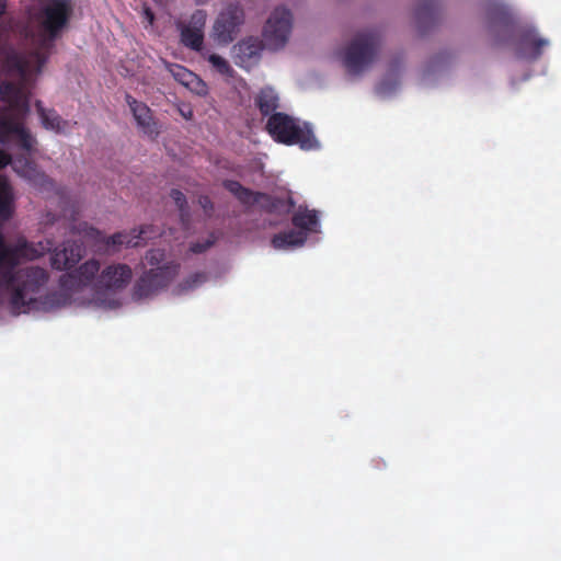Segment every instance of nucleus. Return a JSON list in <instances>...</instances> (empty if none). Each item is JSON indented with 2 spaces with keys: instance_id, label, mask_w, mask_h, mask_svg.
<instances>
[{
  "instance_id": "obj_1",
  "label": "nucleus",
  "mask_w": 561,
  "mask_h": 561,
  "mask_svg": "<svg viewBox=\"0 0 561 561\" xmlns=\"http://www.w3.org/2000/svg\"><path fill=\"white\" fill-rule=\"evenodd\" d=\"M72 7L69 0H51L38 14V21L43 33L32 39V48L26 53H20L13 46V51L19 59V69L5 67V75L16 77L18 81H2L0 83V99L7 103L10 110L26 114L30 111V91L44 66L46 65L54 42L67 25Z\"/></svg>"
},
{
  "instance_id": "obj_2",
  "label": "nucleus",
  "mask_w": 561,
  "mask_h": 561,
  "mask_svg": "<svg viewBox=\"0 0 561 561\" xmlns=\"http://www.w3.org/2000/svg\"><path fill=\"white\" fill-rule=\"evenodd\" d=\"M54 245V241L49 239L35 243L24 237L18 238L15 243L10 245L0 231V289L10 294L9 302L13 312L31 311L49 280V273L43 267L16 268L21 259H39L50 252Z\"/></svg>"
},
{
  "instance_id": "obj_3",
  "label": "nucleus",
  "mask_w": 561,
  "mask_h": 561,
  "mask_svg": "<svg viewBox=\"0 0 561 561\" xmlns=\"http://www.w3.org/2000/svg\"><path fill=\"white\" fill-rule=\"evenodd\" d=\"M265 128L276 142L298 145L302 150H314L320 147L310 124L300 123L288 114L274 113L268 117Z\"/></svg>"
},
{
  "instance_id": "obj_4",
  "label": "nucleus",
  "mask_w": 561,
  "mask_h": 561,
  "mask_svg": "<svg viewBox=\"0 0 561 561\" xmlns=\"http://www.w3.org/2000/svg\"><path fill=\"white\" fill-rule=\"evenodd\" d=\"M222 186L247 209L257 206L266 214L283 216L291 213L295 207L291 197L280 198L264 192L253 191L236 180H224Z\"/></svg>"
},
{
  "instance_id": "obj_5",
  "label": "nucleus",
  "mask_w": 561,
  "mask_h": 561,
  "mask_svg": "<svg viewBox=\"0 0 561 561\" xmlns=\"http://www.w3.org/2000/svg\"><path fill=\"white\" fill-rule=\"evenodd\" d=\"M380 46V35L376 30L358 33L344 54V66L352 75L363 72L376 58Z\"/></svg>"
},
{
  "instance_id": "obj_6",
  "label": "nucleus",
  "mask_w": 561,
  "mask_h": 561,
  "mask_svg": "<svg viewBox=\"0 0 561 561\" xmlns=\"http://www.w3.org/2000/svg\"><path fill=\"white\" fill-rule=\"evenodd\" d=\"M76 232L82 234L85 239L94 243H101L106 250L118 251L123 245L139 247L141 240L150 238L152 226H141L139 229L130 231H119L110 237H105L99 229L89 226L87 222H80L75 227Z\"/></svg>"
},
{
  "instance_id": "obj_7",
  "label": "nucleus",
  "mask_w": 561,
  "mask_h": 561,
  "mask_svg": "<svg viewBox=\"0 0 561 561\" xmlns=\"http://www.w3.org/2000/svg\"><path fill=\"white\" fill-rule=\"evenodd\" d=\"M179 268V264L170 262L145 272L133 287V299L142 300L154 296L170 284Z\"/></svg>"
},
{
  "instance_id": "obj_8",
  "label": "nucleus",
  "mask_w": 561,
  "mask_h": 561,
  "mask_svg": "<svg viewBox=\"0 0 561 561\" xmlns=\"http://www.w3.org/2000/svg\"><path fill=\"white\" fill-rule=\"evenodd\" d=\"M244 10L239 4L227 5L217 16L213 25V37L221 45L232 43L244 23Z\"/></svg>"
},
{
  "instance_id": "obj_9",
  "label": "nucleus",
  "mask_w": 561,
  "mask_h": 561,
  "mask_svg": "<svg viewBox=\"0 0 561 561\" xmlns=\"http://www.w3.org/2000/svg\"><path fill=\"white\" fill-rule=\"evenodd\" d=\"M293 25V16L286 8H276L266 21L263 38L270 49H279L287 43Z\"/></svg>"
},
{
  "instance_id": "obj_10",
  "label": "nucleus",
  "mask_w": 561,
  "mask_h": 561,
  "mask_svg": "<svg viewBox=\"0 0 561 561\" xmlns=\"http://www.w3.org/2000/svg\"><path fill=\"white\" fill-rule=\"evenodd\" d=\"M207 13L205 10H196L192 13L190 23H179L181 43L195 51H201L204 45V28L206 25Z\"/></svg>"
},
{
  "instance_id": "obj_11",
  "label": "nucleus",
  "mask_w": 561,
  "mask_h": 561,
  "mask_svg": "<svg viewBox=\"0 0 561 561\" xmlns=\"http://www.w3.org/2000/svg\"><path fill=\"white\" fill-rule=\"evenodd\" d=\"M125 100L137 126L141 131L151 138L158 137L160 134V126L158 121L154 118L151 108L146 103L133 98L130 94H126Z\"/></svg>"
},
{
  "instance_id": "obj_12",
  "label": "nucleus",
  "mask_w": 561,
  "mask_h": 561,
  "mask_svg": "<svg viewBox=\"0 0 561 561\" xmlns=\"http://www.w3.org/2000/svg\"><path fill=\"white\" fill-rule=\"evenodd\" d=\"M84 254L81 242L66 241L62 249H55L50 256L51 267L58 271H68L76 266Z\"/></svg>"
},
{
  "instance_id": "obj_13",
  "label": "nucleus",
  "mask_w": 561,
  "mask_h": 561,
  "mask_svg": "<svg viewBox=\"0 0 561 561\" xmlns=\"http://www.w3.org/2000/svg\"><path fill=\"white\" fill-rule=\"evenodd\" d=\"M133 276L127 264L117 263L106 266L99 276V285L106 289L118 290L125 288Z\"/></svg>"
},
{
  "instance_id": "obj_14",
  "label": "nucleus",
  "mask_w": 561,
  "mask_h": 561,
  "mask_svg": "<svg viewBox=\"0 0 561 561\" xmlns=\"http://www.w3.org/2000/svg\"><path fill=\"white\" fill-rule=\"evenodd\" d=\"M9 164L12 165L13 170L20 176L25 178L31 182L37 183L44 182L46 180L45 174L37 169L36 164L33 161L26 158H16L14 161H12V158L9 153H7L3 150H0V170H2Z\"/></svg>"
},
{
  "instance_id": "obj_15",
  "label": "nucleus",
  "mask_w": 561,
  "mask_h": 561,
  "mask_svg": "<svg viewBox=\"0 0 561 561\" xmlns=\"http://www.w3.org/2000/svg\"><path fill=\"white\" fill-rule=\"evenodd\" d=\"M100 271V263L96 260H89L81 264L72 273L60 277V283L65 287L80 288L89 285Z\"/></svg>"
},
{
  "instance_id": "obj_16",
  "label": "nucleus",
  "mask_w": 561,
  "mask_h": 561,
  "mask_svg": "<svg viewBox=\"0 0 561 561\" xmlns=\"http://www.w3.org/2000/svg\"><path fill=\"white\" fill-rule=\"evenodd\" d=\"M519 36V54L531 60L538 59L548 45V41L539 37L534 28L523 30Z\"/></svg>"
},
{
  "instance_id": "obj_17",
  "label": "nucleus",
  "mask_w": 561,
  "mask_h": 561,
  "mask_svg": "<svg viewBox=\"0 0 561 561\" xmlns=\"http://www.w3.org/2000/svg\"><path fill=\"white\" fill-rule=\"evenodd\" d=\"M262 50V42L253 36L240 41L234 46L236 62L240 66H245L256 60Z\"/></svg>"
},
{
  "instance_id": "obj_18",
  "label": "nucleus",
  "mask_w": 561,
  "mask_h": 561,
  "mask_svg": "<svg viewBox=\"0 0 561 561\" xmlns=\"http://www.w3.org/2000/svg\"><path fill=\"white\" fill-rule=\"evenodd\" d=\"M169 70L178 82L191 91H194L197 94L206 93V84L203 82V80L184 66L174 64L170 66Z\"/></svg>"
},
{
  "instance_id": "obj_19",
  "label": "nucleus",
  "mask_w": 561,
  "mask_h": 561,
  "mask_svg": "<svg viewBox=\"0 0 561 561\" xmlns=\"http://www.w3.org/2000/svg\"><path fill=\"white\" fill-rule=\"evenodd\" d=\"M254 104L259 108L262 116H271L277 113L279 107V96L271 87L262 88L254 96Z\"/></svg>"
},
{
  "instance_id": "obj_20",
  "label": "nucleus",
  "mask_w": 561,
  "mask_h": 561,
  "mask_svg": "<svg viewBox=\"0 0 561 561\" xmlns=\"http://www.w3.org/2000/svg\"><path fill=\"white\" fill-rule=\"evenodd\" d=\"M14 196L12 186L4 176H0V231L3 225L12 217L14 213Z\"/></svg>"
},
{
  "instance_id": "obj_21",
  "label": "nucleus",
  "mask_w": 561,
  "mask_h": 561,
  "mask_svg": "<svg viewBox=\"0 0 561 561\" xmlns=\"http://www.w3.org/2000/svg\"><path fill=\"white\" fill-rule=\"evenodd\" d=\"M70 302V296L64 291H51L39 295L31 310L53 311L66 307Z\"/></svg>"
},
{
  "instance_id": "obj_22",
  "label": "nucleus",
  "mask_w": 561,
  "mask_h": 561,
  "mask_svg": "<svg viewBox=\"0 0 561 561\" xmlns=\"http://www.w3.org/2000/svg\"><path fill=\"white\" fill-rule=\"evenodd\" d=\"M440 16V5L437 0H423L415 10V18L421 28L434 24Z\"/></svg>"
},
{
  "instance_id": "obj_23",
  "label": "nucleus",
  "mask_w": 561,
  "mask_h": 561,
  "mask_svg": "<svg viewBox=\"0 0 561 561\" xmlns=\"http://www.w3.org/2000/svg\"><path fill=\"white\" fill-rule=\"evenodd\" d=\"M36 112L41 118V123L45 129L53 130L57 134L64 131L67 122L53 108L47 110L41 101L35 102Z\"/></svg>"
},
{
  "instance_id": "obj_24",
  "label": "nucleus",
  "mask_w": 561,
  "mask_h": 561,
  "mask_svg": "<svg viewBox=\"0 0 561 561\" xmlns=\"http://www.w3.org/2000/svg\"><path fill=\"white\" fill-rule=\"evenodd\" d=\"M307 240V232L300 230H288L275 234L272 239V245L275 249H287L290 247L302 245Z\"/></svg>"
},
{
  "instance_id": "obj_25",
  "label": "nucleus",
  "mask_w": 561,
  "mask_h": 561,
  "mask_svg": "<svg viewBox=\"0 0 561 561\" xmlns=\"http://www.w3.org/2000/svg\"><path fill=\"white\" fill-rule=\"evenodd\" d=\"M291 222L300 231H316V228L319 226L318 213L317 210H309L300 206L294 214Z\"/></svg>"
},
{
  "instance_id": "obj_26",
  "label": "nucleus",
  "mask_w": 561,
  "mask_h": 561,
  "mask_svg": "<svg viewBox=\"0 0 561 561\" xmlns=\"http://www.w3.org/2000/svg\"><path fill=\"white\" fill-rule=\"evenodd\" d=\"M490 21L493 26L503 28L506 32H511L513 28V15L505 5H493L490 10Z\"/></svg>"
},
{
  "instance_id": "obj_27",
  "label": "nucleus",
  "mask_w": 561,
  "mask_h": 561,
  "mask_svg": "<svg viewBox=\"0 0 561 561\" xmlns=\"http://www.w3.org/2000/svg\"><path fill=\"white\" fill-rule=\"evenodd\" d=\"M207 279L208 276L205 272H195L179 283L174 288V293L176 295L187 294L188 291H192L205 284Z\"/></svg>"
},
{
  "instance_id": "obj_28",
  "label": "nucleus",
  "mask_w": 561,
  "mask_h": 561,
  "mask_svg": "<svg viewBox=\"0 0 561 561\" xmlns=\"http://www.w3.org/2000/svg\"><path fill=\"white\" fill-rule=\"evenodd\" d=\"M170 196L179 208L181 220L183 222L186 221L190 216V209L185 195L180 190L173 188Z\"/></svg>"
},
{
  "instance_id": "obj_29",
  "label": "nucleus",
  "mask_w": 561,
  "mask_h": 561,
  "mask_svg": "<svg viewBox=\"0 0 561 561\" xmlns=\"http://www.w3.org/2000/svg\"><path fill=\"white\" fill-rule=\"evenodd\" d=\"M208 61L213 65V67L221 75L224 76H231L233 72V69L229 65V62L217 54H211L208 57Z\"/></svg>"
},
{
  "instance_id": "obj_30",
  "label": "nucleus",
  "mask_w": 561,
  "mask_h": 561,
  "mask_svg": "<svg viewBox=\"0 0 561 561\" xmlns=\"http://www.w3.org/2000/svg\"><path fill=\"white\" fill-rule=\"evenodd\" d=\"M198 204L203 208L206 215H210L214 210V203L207 195H201L198 197Z\"/></svg>"
},
{
  "instance_id": "obj_31",
  "label": "nucleus",
  "mask_w": 561,
  "mask_h": 561,
  "mask_svg": "<svg viewBox=\"0 0 561 561\" xmlns=\"http://www.w3.org/2000/svg\"><path fill=\"white\" fill-rule=\"evenodd\" d=\"M163 253L160 250H150L146 253V261L150 265H156L162 260Z\"/></svg>"
},
{
  "instance_id": "obj_32",
  "label": "nucleus",
  "mask_w": 561,
  "mask_h": 561,
  "mask_svg": "<svg viewBox=\"0 0 561 561\" xmlns=\"http://www.w3.org/2000/svg\"><path fill=\"white\" fill-rule=\"evenodd\" d=\"M211 244H213L211 241L195 242L190 245V251L195 254H199V253L205 252L207 249H209L211 247Z\"/></svg>"
},
{
  "instance_id": "obj_33",
  "label": "nucleus",
  "mask_w": 561,
  "mask_h": 561,
  "mask_svg": "<svg viewBox=\"0 0 561 561\" xmlns=\"http://www.w3.org/2000/svg\"><path fill=\"white\" fill-rule=\"evenodd\" d=\"M7 9V0H0V16H2L5 13Z\"/></svg>"
},
{
  "instance_id": "obj_34",
  "label": "nucleus",
  "mask_w": 561,
  "mask_h": 561,
  "mask_svg": "<svg viewBox=\"0 0 561 561\" xmlns=\"http://www.w3.org/2000/svg\"><path fill=\"white\" fill-rule=\"evenodd\" d=\"M389 89L387 88L386 85V82H381L379 85H378V92L379 93H386Z\"/></svg>"
},
{
  "instance_id": "obj_35",
  "label": "nucleus",
  "mask_w": 561,
  "mask_h": 561,
  "mask_svg": "<svg viewBox=\"0 0 561 561\" xmlns=\"http://www.w3.org/2000/svg\"><path fill=\"white\" fill-rule=\"evenodd\" d=\"M147 15L149 16V20L152 21L153 20V14L148 10L147 11Z\"/></svg>"
}]
</instances>
